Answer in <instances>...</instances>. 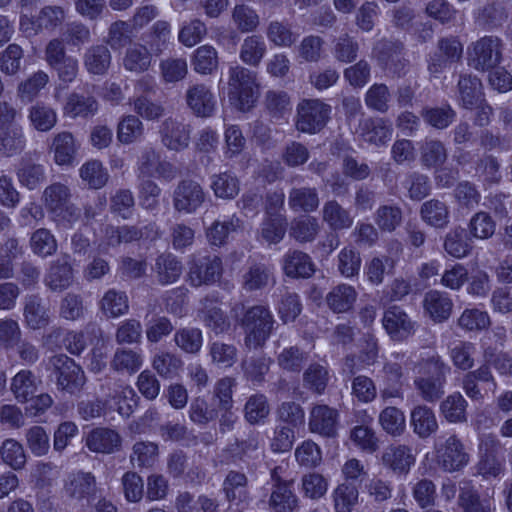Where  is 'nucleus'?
I'll return each instance as SVG.
<instances>
[{
	"label": "nucleus",
	"mask_w": 512,
	"mask_h": 512,
	"mask_svg": "<svg viewBox=\"0 0 512 512\" xmlns=\"http://www.w3.org/2000/svg\"><path fill=\"white\" fill-rule=\"evenodd\" d=\"M47 211L63 226H71L79 220L80 210L71 203L70 188L60 182L47 186L41 197Z\"/></svg>",
	"instance_id": "obj_4"
},
{
	"label": "nucleus",
	"mask_w": 512,
	"mask_h": 512,
	"mask_svg": "<svg viewBox=\"0 0 512 512\" xmlns=\"http://www.w3.org/2000/svg\"><path fill=\"white\" fill-rule=\"evenodd\" d=\"M260 449V434L256 431H250L246 438L236 439L226 448L231 462L245 461L254 458Z\"/></svg>",
	"instance_id": "obj_37"
},
{
	"label": "nucleus",
	"mask_w": 512,
	"mask_h": 512,
	"mask_svg": "<svg viewBox=\"0 0 512 512\" xmlns=\"http://www.w3.org/2000/svg\"><path fill=\"white\" fill-rule=\"evenodd\" d=\"M86 446L95 453L111 454L121 446L120 435L109 428H95L86 437Z\"/></svg>",
	"instance_id": "obj_23"
},
{
	"label": "nucleus",
	"mask_w": 512,
	"mask_h": 512,
	"mask_svg": "<svg viewBox=\"0 0 512 512\" xmlns=\"http://www.w3.org/2000/svg\"><path fill=\"white\" fill-rule=\"evenodd\" d=\"M63 491L70 499L89 503L97 492L96 477L82 470L72 472L64 480Z\"/></svg>",
	"instance_id": "obj_13"
},
{
	"label": "nucleus",
	"mask_w": 512,
	"mask_h": 512,
	"mask_svg": "<svg viewBox=\"0 0 512 512\" xmlns=\"http://www.w3.org/2000/svg\"><path fill=\"white\" fill-rule=\"evenodd\" d=\"M338 411L324 404L315 405L310 412L309 428L325 437L337 434Z\"/></svg>",
	"instance_id": "obj_19"
},
{
	"label": "nucleus",
	"mask_w": 512,
	"mask_h": 512,
	"mask_svg": "<svg viewBox=\"0 0 512 512\" xmlns=\"http://www.w3.org/2000/svg\"><path fill=\"white\" fill-rule=\"evenodd\" d=\"M56 379L57 389L70 395L78 394L86 383L83 369L76 362L63 354L53 356L50 360Z\"/></svg>",
	"instance_id": "obj_7"
},
{
	"label": "nucleus",
	"mask_w": 512,
	"mask_h": 512,
	"mask_svg": "<svg viewBox=\"0 0 512 512\" xmlns=\"http://www.w3.org/2000/svg\"><path fill=\"white\" fill-rule=\"evenodd\" d=\"M379 423L382 429L392 436L402 435L406 428L404 413L394 406H388L380 412Z\"/></svg>",
	"instance_id": "obj_62"
},
{
	"label": "nucleus",
	"mask_w": 512,
	"mask_h": 512,
	"mask_svg": "<svg viewBox=\"0 0 512 512\" xmlns=\"http://www.w3.org/2000/svg\"><path fill=\"white\" fill-rule=\"evenodd\" d=\"M31 126L39 132L50 131L57 123V113L44 102H36L28 109Z\"/></svg>",
	"instance_id": "obj_41"
},
{
	"label": "nucleus",
	"mask_w": 512,
	"mask_h": 512,
	"mask_svg": "<svg viewBox=\"0 0 512 512\" xmlns=\"http://www.w3.org/2000/svg\"><path fill=\"white\" fill-rule=\"evenodd\" d=\"M419 373L413 383L420 397L428 403L439 401L445 394L451 367L439 355H433L421 361Z\"/></svg>",
	"instance_id": "obj_1"
},
{
	"label": "nucleus",
	"mask_w": 512,
	"mask_h": 512,
	"mask_svg": "<svg viewBox=\"0 0 512 512\" xmlns=\"http://www.w3.org/2000/svg\"><path fill=\"white\" fill-rule=\"evenodd\" d=\"M480 78L471 74H462L457 83L458 101L465 109H472L484 101Z\"/></svg>",
	"instance_id": "obj_27"
},
{
	"label": "nucleus",
	"mask_w": 512,
	"mask_h": 512,
	"mask_svg": "<svg viewBox=\"0 0 512 512\" xmlns=\"http://www.w3.org/2000/svg\"><path fill=\"white\" fill-rule=\"evenodd\" d=\"M231 19L236 29L241 33L255 32L260 25V16L257 11L244 3L234 6Z\"/></svg>",
	"instance_id": "obj_47"
},
{
	"label": "nucleus",
	"mask_w": 512,
	"mask_h": 512,
	"mask_svg": "<svg viewBox=\"0 0 512 512\" xmlns=\"http://www.w3.org/2000/svg\"><path fill=\"white\" fill-rule=\"evenodd\" d=\"M283 270L291 278H310L315 273V264L307 253L289 250L283 257Z\"/></svg>",
	"instance_id": "obj_26"
},
{
	"label": "nucleus",
	"mask_w": 512,
	"mask_h": 512,
	"mask_svg": "<svg viewBox=\"0 0 512 512\" xmlns=\"http://www.w3.org/2000/svg\"><path fill=\"white\" fill-rule=\"evenodd\" d=\"M447 158V149L440 140H426L420 147V161L426 168H439L443 166Z\"/></svg>",
	"instance_id": "obj_44"
},
{
	"label": "nucleus",
	"mask_w": 512,
	"mask_h": 512,
	"mask_svg": "<svg viewBox=\"0 0 512 512\" xmlns=\"http://www.w3.org/2000/svg\"><path fill=\"white\" fill-rule=\"evenodd\" d=\"M221 271L222 262L219 257H205L191 264L188 277L191 285L199 287L216 282Z\"/></svg>",
	"instance_id": "obj_16"
},
{
	"label": "nucleus",
	"mask_w": 512,
	"mask_h": 512,
	"mask_svg": "<svg viewBox=\"0 0 512 512\" xmlns=\"http://www.w3.org/2000/svg\"><path fill=\"white\" fill-rule=\"evenodd\" d=\"M275 283L272 269L263 263H254L248 267L242 276V288L246 292L263 290Z\"/></svg>",
	"instance_id": "obj_30"
},
{
	"label": "nucleus",
	"mask_w": 512,
	"mask_h": 512,
	"mask_svg": "<svg viewBox=\"0 0 512 512\" xmlns=\"http://www.w3.org/2000/svg\"><path fill=\"white\" fill-rule=\"evenodd\" d=\"M410 425L421 439H427L438 430V421L434 411L424 405H416L410 412Z\"/></svg>",
	"instance_id": "obj_24"
},
{
	"label": "nucleus",
	"mask_w": 512,
	"mask_h": 512,
	"mask_svg": "<svg viewBox=\"0 0 512 512\" xmlns=\"http://www.w3.org/2000/svg\"><path fill=\"white\" fill-rule=\"evenodd\" d=\"M100 391L107 408L116 410L121 416L129 417L137 404L134 389L120 380L107 379L100 385Z\"/></svg>",
	"instance_id": "obj_8"
},
{
	"label": "nucleus",
	"mask_w": 512,
	"mask_h": 512,
	"mask_svg": "<svg viewBox=\"0 0 512 512\" xmlns=\"http://www.w3.org/2000/svg\"><path fill=\"white\" fill-rule=\"evenodd\" d=\"M228 97L241 111H248L259 97L257 74L240 65L228 70Z\"/></svg>",
	"instance_id": "obj_3"
},
{
	"label": "nucleus",
	"mask_w": 512,
	"mask_h": 512,
	"mask_svg": "<svg viewBox=\"0 0 512 512\" xmlns=\"http://www.w3.org/2000/svg\"><path fill=\"white\" fill-rule=\"evenodd\" d=\"M331 106L320 99H304L297 105L296 129L303 133L316 134L328 123Z\"/></svg>",
	"instance_id": "obj_6"
},
{
	"label": "nucleus",
	"mask_w": 512,
	"mask_h": 512,
	"mask_svg": "<svg viewBox=\"0 0 512 512\" xmlns=\"http://www.w3.org/2000/svg\"><path fill=\"white\" fill-rule=\"evenodd\" d=\"M249 480L244 472L229 470L222 482V492L225 499L239 505L249 499Z\"/></svg>",
	"instance_id": "obj_22"
},
{
	"label": "nucleus",
	"mask_w": 512,
	"mask_h": 512,
	"mask_svg": "<svg viewBox=\"0 0 512 512\" xmlns=\"http://www.w3.org/2000/svg\"><path fill=\"white\" fill-rule=\"evenodd\" d=\"M100 309L109 318L125 315L129 311V301L126 293L109 289L100 301Z\"/></svg>",
	"instance_id": "obj_49"
},
{
	"label": "nucleus",
	"mask_w": 512,
	"mask_h": 512,
	"mask_svg": "<svg viewBox=\"0 0 512 512\" xmlns=\"http://www.w3.org/2000/svg\"><path fill=\"white\" fill-rule=\"evenodd\" d=\"M467 401L458 392L447 396L440 404V412L450 423H463L467 421Z\"/></svg>",
	"instance_id": "obj_53"
},
{
	"label": "nucleus",
	"mask_w": 512,
	"mask_h": 512,
	"mask_svg": "<svg viewBox=\"0 0 512 512\" xmlns=\"http://www.w3.org/2000/svg\"><path fill=\"white\" fill-rule=\"evenodd\" d=\"M29 243L32 252L42 258L54 255L58 249L55 236L46 228H39L34 231Z\"/></svg>",
	"instance_id": "obj_57"
},
{
	"label": "nucleus",
	"mask_w": 512,
	"mask_h": 512,
	"mask_svg": "<svg viewBox=\"0 0 512 512\" xmlns=\"http://www.w3.org/2000/svg\"><path fill=\"white\" fill-rule=\"evenodd\" d=\"M503 41L498 36L485 35L467 47L468 65L479 72L498 67L503 60Z\"/></svg>",
	"instance_id": "obj_5"
},
{
	"label": "nucleus",
	"mask_w": 512,
	"mask_h": 512,
	"mask_svg": "<svg viewBox=\"0 0 512 512\" xmlns=\"http://www.w3.org/2000/svg\"><path fill=\"white\" fill-rule=\"evenodd\" d=\"M420 216L427 225L434 228H445L449 223L448 206L438 199L424 202L420 208Z\"/></svg>",
	"instance_id": "obj_40"
},
{
	"label": "nucleus",
	"mask_w": 512,
	"mask_h": 512,
	"mask_svg": "<svg viewBox=\"0 0 512 512\" xmlns=\"http://www.w3.org/2000/svg\"><path fill=\"white\" fill-rule=\"evenodd\" d=\"M80 144L72 133L63 131L53 138L51 150L54 153V161L60 166H71L74 164Z\"/></svg>",
	"instance_id": "obj_25"
},
{
	"label": "nucleus",
	"mask_w": 512,
	"mask_h": 512,
	"mask_svg": "<svg viewBox=\"0 0 512 512\" xmlns=\"http://www.w3.org/2000/svg\"><path fill=\"white\" fill-rule=\"evenodd\" d=\"M382 464L399 475H406L415 464L412 448L404 444H392L385 448L381 456Z\"/></svg>",
	"instance_id": "obj_15"
},
{
	"label": "nucleus",
	"mask_w": 512,
	"mask_h": 512,
	"mask_svg": "<svg viewBox=\"0 0 512 512\" xmlns=\"http://www.w3.org/2000/svg\"><path fill=\"white\" fill-rule=\"evenodd\" d=\"M270 364V358L258 355L245 358L241 363V367L248 381L254 384H260L264 381L265 375L269 371Z\"/></svg>",
	"instance_id": "obj_61"
},
{
	"label": "nucleus",
	"mask_w": 512,
	"mask_h": 512,
	"mask_svg": "<svg viewBox=\"0 0 512 512\" xmlns=\"http://www.w3.org/2000/svg\"><path fill=\"white\" fill-rule=\"evenodd\" d=\"M383 327L394 340H402L414 331V323L398 306H392L385 311L382 319Z\"/></svg>",
	"instance_id": "obj_20"
},
{
	"label": "nucleus",
	"mask_w": 512,
	"mask_h": 512,
	"mask_svg": "<svg viewBox=\"0 0 512 512\" xmlns=\"http://www.w3.org/2000/svg\"><path fill=\"white\" fill-rule=\"evenodd\" d=\"M41 384V380L27 369L20 370L12 379L10 390L20 403L32 400Z\"/></svg>",
	"instance_id": "obj_28"
},
{
	"label": "nucleus",
	"mask_w": 512,
	"mask_h": 512,
	"mask_svg": "<svg viewBox=\"0 0 512 512\" xmlns=\"http://www.w3.org/2000/svg\"><path fill=\"white\" fill-rule=\"evenodd\" d=\"M152 63V54L145 45L135 43L129 46L123 57L126 70L140 74L146 72Z\"/></svg>",
	"instance_id": "obj_39"
},
{
	"label": "nucleus",
	"mask_w": 512,
	"mask_h": 512,
	"mask_svg": "<svg viewBox=\"0 0 512 512\" xmlns=\"http://www.w3.org/2000/svg\"><path fill=\"white\" fill-rule=\"evenodd\" d=\"M23 318L26 327L31 330H40L49 325V309L38 294H29L24 297Z\"/></svg>",
	"instance_id": "obj_18"
},
{
	"label": "nucleus",
	"mask_w": 512,
	"mask_h": 512,
	"mask_svg": "<svg viewBox=\"0 0 512 512\" xmlns=\"http://www.w3.org/2000/svg\"><path fill=\"white\" fill-rule=\"evenodd\" d=\"M198 317L204 325L216 335L225 333L230 328V321L226 314L215 305L205 304L198 312Z\"/></svg>",
	"instance_id": "obj_58"
},
{
	"label": "nucleus",
	"mask_w": 512,
	"mask_h": 512,
	"mask_svg": "<svg viewBox=\"0 0 512 512\" xmlns=\"http://www.w3.org/2000/svg\"><path fill=\"white\" fill-rule=\"evenodd\" d=\"M98 110V103L91 96L71 94L64 107V113L72 118L93 116Z\"/></svg>",
	"instance_id": "obj_55"
},
{
	"label": "nucleus",
	"mask_w": 512,
	"mask_h": 512,
	"mask_svg": "<svg viewBox=\"0 0 512 512\" xmlns=\"http://www.w3.org/2000/svg\"><path fill=\"white\" fill-rule=\"evenodd\" d=\"M420 114L425 123L439 130L449 127L456 118V111L449 104L440 107L426 106Z\"/></svg>",
	"instance_id": "obj_51"
},
{
	"label": "nucleus",
	"mask_w": 512,
	"mask_h": 512,
	"mask_svg": "<svg viewBox=\"0 0 512 512\" xmlns=\"http://www.w3.org/2000/svg\"><path fill=\"white\" fill-rule=\"evenodd\" d=\"M374 221L382 232H393L403 222V211L396 204L380 205L375 211Z\"/></svg>",
	"instance_id": "obj_52"
},
{
	"label": "nucleus",
	"mask_w": 512,
	"mask_h": 512,
	"mask_svg": "<svg viewBox=\"0 0 512 512\" xmlns=\"http://www.w3.org/2000/svg\"><path fill=\"white\" fill-rule=\"evenodd\" d=\"M265 109L274 119H282L291 112L290 97L284 91L270 90L265 95Z\"/></svg>",
	"instance_id": "obj_64"
},
{
	"label": "nucleus",
	"mask_w": 512,
	"mask_h": 512,
	"mask_svg": "<svg viewBox=\"0 0 512 512\" xmlns=\"http://www.w3.org/2000/svg\"><path fill=\"white\" fill-rule=\"evenodd\" d=\"M357 297L358 293L353 286L339 284L327 293L325 301L334 313H347L353 309Z\"/></svg>",
	"instance_id": "obj_31"
},
{
	"label": "nucleus",
	"mask_w": 512,
	"mask_h": 512,
	"mask_svg": "<svg viewBox=\"0 0 512 512\" xmlns=\"http://www.w3.org/2000/svg\"><path fill=\"white\" fill-rule=\"evenodd\" d=\"M210 187L214 195L222 199H233L240 191L238 178L229 172L212 175Z\"/></svg>",
	"instance_id": "obj_56"
},
{
	"label": "nucleus",
	"mask_w": 512,
	"mask_h": 512,
	"mask_svg": "<svg viewBox=\"0 0 512 512\" xmlns=\"http://www.w3.org/2000/svg\"><path fill=\"white\" fill-rule=\"evenodd\" d=\"M508 17L505 5L498 0L488 2L477 13V20L488 29L501 27Z\"/></svg>",
	"instance_id": "obj_48"
},
{
	"label": "nucleus",
	"mask_w": 512,
	"mask_h": 512,
	"mask_svg": "<svg viewBox=\"0 0 512 512\" xmlns=\"http://www.w3.org/2000/svg\"><path fill=\"white\" fill-rule=\"evenodd\" d=\"M267 51L265 41L260 35L247 36L240 47L239 57L249 66L257 67Z\"/></svg>",
	"instance_id": "obj_45"
},
{
	"label": "nucleus",
	"mask_w": 512,
	"mask_h": 512,
	"mask_svg": "<svg viewBox=\"0 0 512 512\" xmlns=\"http://www.w3.org/2000/svg\"><path fill=\"white\" fill-rule=\"evenodd\" d=\"M266 36L270 43L278 47L289 48L297 41V34L285 21H270L266 28Z\"/></svg>",
	"instance_id": "obj_54"
},
{
	"label": "nucleus",
	"mask_w": 512,
	"mask_h": 512,
	"mask_svg": "<svg viewBox=\"0 0 512 512\" xmlns=\"http://www.w3.org/2000/svg\"><path fill=\"white\" fill-rule=\"evenodd\" d=\"M424 313L435 323H443L452 314L453 302L449 295L438 290L425 293L422 301Z\"/></svg>",
	"instance_id": "obj_17"
},
{
	"label": "nucleus",
	"mask_w": 512,
	"mask_h": 512,
	"mask_svg": "<svg viewBox=\"0 0 512 512\" xmlns=\"http://www.w3.org/2000/svg\"><path fill=\"white\" fill-rule=\"evenodd\" d=\"M320 199L315 187L294 186L288 194V205L291 210L311 213L318 209Z\"/></svg>",
	"instance_id": "obj_29"
},
{
	"label": "nucleus",
	"mask_w": 512,
	"mask_h": 512,
	"mask_svg": "<svg viewBox=\"0 0 512 512\" xmlns=\"http://www.w3.org/2000/svg\"><path fill=\"white\" fill-rule=\"evenodd\" d=\"M378 59L386 69L394 74H404L408 66V61L403 55V44L383 40L377 46Z\"/></svg>",
	"instance_id": "obj_21"
},
{
	"label": "nucleus",
	"mask_w": 512,
	"mask_h": 512,
	"mask_svg": "<svg viewBox=\"0 0 512 512\" xmlns=\"http://www.w3.org/2000/svg\"><path fill=\"white\" fill-rule=\"evenodd\" d=\"M73 281V269L68 262H53L44 276V284L52 292H62L68 289Z\"/></svg>",
	"instance_id": "obj_34"
},
{
	"label": "nucleus",
	"mask_w": 512,
	"mask_h": 512,
	"mask_svg": "<svg viewBox=\"0 0 512 512\" xmlns=\"http://www.w3.org/2000/svg\"><path fill=\"white\" fill-rule=\"evenodd\" d=\"M321 225L313 216H299L291 222L289 235L299 243L313 242L319 234Z\"/></svg>",
	"instance_id": "obj_42"
},
{
	"label": "nucleus",
	"mask_w": 512,
	"mask_h": 512,
	"mask_svg": "<svg viewBox=\"0 0 512 512\" xmlns=\"http://www.w3.org/2000/svg\"><path fill=\"white\" fill-rule=\"evenodd\" d=\"M322 220L333 231L349 229L354 221L350 211L336 200H328L324 203Z\"/></svg>",
	"instance_id": "obj_36"
},
{
	"label": "nucleus",
	"mask_w": 512,
	"mask_h": 512,
	"mask_svg": "<svg viewBox=\"0 0 512 512\" xmlns=\"http://www.w3.org/2000/svg\"><path fill=\"white\" fill-rule=\"evenodd\" d=\"M361 131L366 142L376 146H384L391 140L393 128L383 118H369L361 124Z\"/></svg>",
	"instance_id": "obj_35"
},
{
	"label": "nucleus",
	"mask_w": 512,
	"mask_h": 512,
	"mask_svg": "<svg viewBox=\"0 0 512 512\" xmlns=\"http://www.w3.org/2000/svg\"><path fill=\"white\" fill-rule=\"evenodd\" d=\"M458 505L463 512H491L488 501L481 500L478 491L470 481H462L458 496Z\"/></svg>",
	"instance_id": "obj_43"
},
{
	"label": "nucleus",
	"mask_w": 512,
	"mask_h": 512,
	"mask_svg": "<svg viewBox=\"0 0 512 512\" xmlns=\"http://www.w3.org/2000/svg\"><path fill=\"white\" fill-rule=\"evenodd\" d=\"M218 63V53L213 46L203 45L195 50L192 64L197 73L212 74L217 69Z\"/></svg>",
	"instance_id": "obj_60"
},
{
	"label": "nucleus",
	"mask_w": 512,
	"mask_h": 512,
	"mask_svg": "<svg viewBox=\"0 0 512 512\" xmlns=\"http://www.w3.org/2000/svg\"><path fill=\"white\" fill-rule=\"evenodd\" d=\"M383 388L380 390L381 399L386 402L392 398L403 399L404 369L397 361H385L379 372Z\"/></svg>",
	"instance_id": "obj_14"
},
{
	"label": "nucleus",
	"mask_w": 512,
	"mask_h": 512,
	"mask_svg": "<svg viewBox=\"0 0 512 512\" xmlns=\"http://www.w3.org/2000/svg\"><path fill=\"white\" fill-rule=\"evenodd\" d=\"M294 484L271 488L268 500L269 509L273 512H294L299 507V498L294 492Z\"/></svg>",
	"instance_id": "obj_38"
},
{
	"label": "nucleus",
	"mask_w": 512,
	"mask_h": 512,
	"mask_svg": "<svg viewBox=\"0 0 512 512\" xmlns=\"http://www.w3.org/2000/svg\"><path fill=\"white\" fill-rule=\"evenodd\" d=\"M206 199L203 187L195 180H181L172 195L173 208L180 214L191 215L202 207Z\"/></svg>",
	"instance_id": "obj_10"
},
{
	"label": "nucleus",
	"mask_w": 512,
	"mask_h": 512,
	"mask_svg": "<svg viewBox=\"0 0 512 512\" xmlns=\"http://www.w3.org/2000/svg\"><path fill=\"white\" fill-rule=\"evenodd\" d=\"M174 342L182 351L189 354H196L202 348L203 334L199 328H181L175 332Z\"/></svg>",
	"instance_id": "obj_63"
},
{
	"label": "nucleus",
	"mask_w": 512,
	"mask_h": 512,
	"mask_svg": "<svg viewBox=\"0 0 512 512\" xmlns=\"http://www.w3.org/2000/svg\"><path fill=\"white\" fill-rule=\"evenodd\" d=\"M191 126L177 117H167L159 125L158 134L161 144L173 152H180L189 147Z\"/></svg>",
	"instance_id": "obj_11"
},
{
	"label": "nucleus",
	"mask_w": 512,
	"mask_h": 512,
	"mask_svg": "<svg viewBox=\"0 0 512 512\" xmlns=\"http://www.w3.org/2000/svg\"><path fill=\"white\" fill-rule=\"evenodd\" d=\"M25 136L19 127H6L0 129V155L12 157L20 154L25 148Z\"/></svg>",
	"instance_id": "obj_46"
},
{
	"label": "nucleus",
	"mask_w": 512,
	"mask_h": 512,
	"mask_svg": "<svg viewBox=\"0 0 512 512\" xmlns=\"http://www.w3.org/2000/svg\"><path fill=\"white\" fill-rule=\"evenodd\" d=\"M143 365V356L140 351L131 348H117L110 361V368L119 373L133 375Z\"/></svg>",
	"instance_id": "obj_33"
},
{
	"label": "nucleus",
	"mask_w": 512,
	"mask_h": 512,
	"mask_svg": "<svg viewBox=\"0 0 512 512\" xmlns=\"http://www.w3.org/2000/svg\"><path fill=\"white\" fill-rule=\"evenodd\" d=\"M245 332L244 345L248 349H257L265 345L274 330L275 319L267 306L248 307L240 320Z\"/></svg>",
	"instance_id": "obj_2"
},
{
	"label": "nucleus",
	"mask_w": 512,
	"mask_h": 512,
	"mask_svg": "<svg viewBox=\"0 0 512 512\" xmlns=\"http://www.w3.org/2000/svg\"><path fill=\"white\" fill-rule=\"evenodd\" d=\"M185 103L191 113L199 118L213 116L217 101L210 86L194 83L187 87L184 95Z\"/></svg>",
	"instance_id": "obj_12"
},
{
	"label": "nucleus",
	"mask_w": 512,
	"mask_h": 512,
	"mask_svg": "<svg viewBox=\"0 0 512 512\" xmlns=\"http://www.w3.org/2000/svg\"><path fill=\"white\" fill-rule=\"evenodd\" d=\"M436 461L445 472H457L468 465L470 456L464 444L455 435H450L443 442L435 444Z\"/></svg>",
	"instance_id": "obj_9"
},
{
	"label": "nucleus",
	"mask_w": 512,
	"mask_h": 512,
	"mask_svg": "<svg viewBox=\"0 0 512 512\" xmlns=\"http://www.w3.org/2000/svg\"><path fill=\"white\" fill-rule=\"evenodd\" d=\"M332 497L336 512H351L358 503L359 492L354 484L344 482L333 490Z\"/></svg>",
	"instance_id": "obj_59"
},
{
	"label": "nucleus",
	"mask_w": 512,
	"mask_h": 512,
	"mask_svg": "<svg viewBox=\"0 0 512 512\" xmlns=\"http://www.w3.org/2000/svg\"><path fill=\"white\" fill-rule=\"evenodd\" d=\"M182 269L181 262L171 253L160 254L152 266V271L161 285L176 282L182 274Z\"/></svg>",
	"instance_id": "obj_32"
},
{
	"label": "nucleus",
	"mask_w": 512,
	"mask_h": 512,
	"mask_svg": "<svg viewBox=\"0 0 512 512\" xmlns=\"http://www.w3.org/2000/svg\"><path fill=\"white\" fill-rule=\"evenodd\" d=\"M110 63L111 53L105 45L91 46L84 54V65L92 74H104L108 70Z\"/></svg>",
	"instance_id": "obj_50"
}]
</instances>
